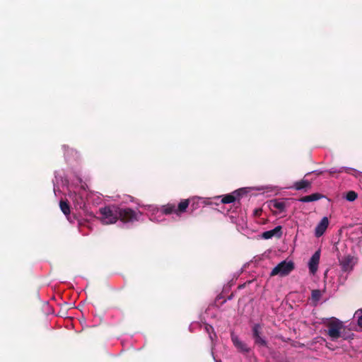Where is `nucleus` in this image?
<instances>
[{"mask_svg": "<svg viewBox=\"0 0 362 362\" xmlns=\"http://www.w3.org/2000/svg\"><path fill=\"white\" fill-rule=\"evenodd\" d=\"M101 222L103 224H112L120 220L124 223L138 221L139 212L130 208H120L117 206H105L100 209Z\"/></svg>", "mask_w": 362, "mask_h": 362, "instance_id": "f257e3e1", "label": "nucleus"}, {"mask_svg": "<svg viewBox=\"0 0 362 362\" xmlns=\"http://www.w3.org/2000/svg\"><path fill=\"white\" fill-rule=\"evenodd\" d=\"M294 269V264L293 262L283 261L278 264L271 272L270 276H274L280 275L281 276L288 275Z\"/></svg>", "mask_w": 362, "mask_h": 362, "instance_id": "f03ea898", "label": "nucleus"}, {"mask_svg": "<svg viewBox=\"0 0 362 362\" xmlns=\"http://www.w3.org/2000/svg\"><path fill=\"white\" fill-rule=\"evenodd\" d=\"M328 335L332 340H336L341 337V329L343 327L342 322L334 318L327 323Z\"/></svg>", "mask_w": 362, "mask_h": 362, "instance_id": "7ed1b4c3", "label": "nucleus"}, {"mask_svg": "<svg viewBox=\"0 0 362 362\" xmlns=\"http://www.w3.org/2000/svg\"><path fill=\"white\" fill-rule=\"evenodd\" d=\"M246 194L247 191L243 188L235 190L231 194L224 195L221 199V202L223 204L233 203L236 200H239L243 195Z\"/></svg>", "mask_w": 362, "mask_h": 362, "instance_id": "20e7f679", "label": "nucleus"}, {"mask_svg": "<svg viewBox=\"0 0 362 362\" xmlns=\"http://www.w3.org/2000/svg\"><path fill=\"white\" fill-rule=\"evenodd\" d=\"M252 337L255 340V343L258 346H267L266 339L262 337V326L259 324H255L252 327Z\"/></svg>", "mask_w": 362, "mask_h": 362, "instance_id": "39448f33", "label": "nucleus"}, {"mask_svg": "<svg viewBox=\"0 0 362 362\" xmlns=\"http://www.w3.org/2000/svg\"><path fill=\"white\" fill-rule=\"evenodd\" d=\"M339 262L341 269L344 272L352 270L354 265L356 264L354 257L351 255L344 257Z\"/></svg>", "mask_w": 362, "mask_h": 362, "instance_id": "423d86ee", "label": "nucleus"}, {"mask_svg": "<svg viewBox=\"0 0 362 362\" xmlns=\"http://www.w3.org/2000/svg\"><path fill=\"white\" fill-rule=\"evenodd\" d=\"M329 225V220L327 217H323L320 222L317 225L315 230V235L317 238L321 237L325 230H327Z\"/></svg>", "mask_w": 362, "mask_h": 362, "instance_id": "0eeeda50", "label": "nucleus"}, {"mask_svg": "<svg viewBox=\"0 0 362 362\" xmlns=\"http://www.w3.org/2000/svg\"><path fill=\"white\" fill-rule=\"evenodd\" d=\"M231 339L234 346L239 350V351L243 354H247L250 352V349L245 343L240 340L237 336L232 335Z\"/></svg>", "mask_w": 362, "mask_h": 362, "instance_id": "6e6552de", "label": "nucleus"}, {"mask_svg": "<svg viewBox=\"0 0 362 362\" xmlns=\"http://www.w3.org/2000/svg\"><path fill=\"white\" fill-rule=\"evenodd\" d=\"M320 257V250L316 251L313 256L311 257L309 261V269L310 273L315 274L317 270V266L319 264Z\"/></svg>", "mask_w": 362, "mask_h": 362, "instance_id": "1a4fd4ad", "label": "nucleus"}, {"mask_svg": "<svg viewBox=\"0 0 362 362\" xmlns=\"http://www.w3.org/2000/svg\"><path fill=\"white\" fill-rule=\"evenodd\" d=\"M282 235V227L278 226L274 229L265 231L262 233V237L264 239H269L272 237L281 238Z\"/></svg>", "mask_w": 362, "mask_h": 362, "instance_id": "9d476101", "label": "nucleus"}, {"mask_svg": "<svg viewBox=\"0 0 362 362\" xmlns=\"http://www.w3.org/2000/svg\"><path fill=\"white\" fill-rule=\"evenodd\" d=\"M293 187L296 190L304 189L305 192H308L311 188V182L307 180H301L294 183Z\"/></svg>", "mask_w": 362, "mask_h": 362, "instance_id": "9b49d317", "label": "nucleus"}, {"mask_svg": "<svg viewBox=\"0 0 362 362\" xmlns=\"http://www.w3.org/2000/svg\"><path fill=\"white\" fill-rule=\"evenodd\" d=\"M324 196L322 194L320 193H314L308 196L302 197L299 199V201L301 202H311L317 201L322 198H323Z\"/></svg>", "mask_w": 362, "mask_h": 362, "instance_id": "f8f14e48", "label": "nucleus"}, {"mask_svg": "<svg viewBox=\"0 0 362 362\" xmlns=\"http://www.w3.org/2000/svg\"><path fill=\"white\" fill-rule=\"evenodd\" d=\"M72 200L76 207L79 209H83L85 207V202L81 195L74 193L72 197Z\"/></svg>", "mask_w": 362, "mask_h": 362, "instance_id": "ddd939ff", "label": "nucleus"}, {"mask_svg": "<svg viewBox=\"0 0 362 362\" xmlns=\"http://www.w3.org/2000/svg\"><path fill=\"white\" fill-rule=\"evenodd\" d=\"M269 206L276 209L279 212H282L285 210L286 204L284 202H280L276 199L271 200L269 202Z\"/></svg>", "mask_w": 362, "mask_h": 362, "instance_id": "4468645a", "label": "nucleus"}, {"mask_svg": "<svg viewBox=\"0 0 362 362\" xmlns=\"http://www.w3.org/2000/svg\"><path fill=\"white\" fill-rule=\"evenodd\" d=\"M189 199H184L182 201H181L178 206H177V208H176V214H182V213H184L186 211V209H187V207L189 206Z\"/></svg>", "mask_w": 362, "mask_h": 362, "instance_id": "2eb2a0df", "label": "nucleus"}, {"mask_svg": "<svg viewBox=\"0 0 362 362\" xmlns=\"http://www.w3.org/2000/svg\"><path fill=\"white\" fill-rule=\"evenodd\" d=\"M176 211L175 205L173 204H168L163 206L161 208V212L165 215H169L173 213L176 214Z\"/></svg>", "mask_w": 362, "mask_h": 362, "instance_id": "dca6fc26", "label": "nucleus"}, {"mask_svg": "<svg viewBox=\"0 0 362 362\" xmlns=\"http://www.w3.org/2000/svg\"><path fill=\"white\" fill-rule=\"evenodd\" d=\"M59 206L62 211L64 215L67 216L70 214V207L68 202L66 200H61L59 202Z\"/></svg>", "mask_w": 362, "mask_h": 362, "instance_id": "f3484780", "label": "nucleus"}, {"mask_svg": "<svg viewBox=\"0 0 362 362\" xmlns=\"http://www.w3.org/2000/svg\"><path fill=\"white\" fill-rule=\"evenodd\" d=\"M205 329L206 331V332L209 334V338L211 341H214V339L216 338V333L214 332V328L212 326L209 325H206L205 326Z\"/></svg>", "mask_w": 362, "mask_h": 362, "instance_id": "a211bd4d", "label": "nucleus"}, {"mask_svg": "<svg viewBox=\"0 0 362 362\" xmlns=\"http://www.w3.org/2000/svg\"><path fill=\"white\" fill-rule=\"evenodd\" d=\"M358 197V194L354 191H349L346 193V199L349 202H354Z\"/></svg>", "mask_w": 362, "mask_h": 362, "instance_id": "6ab92c4d", "label": "nucleus"}, {"mask_svg": "<svg viewBox=\"0 0 362 362\" xmlns=\"http://www.w3.org/2000/svg\"><path fill=\"white\" fill-rule=\"evenodd\" d=\"M321 297V291L318 289L312 291V299L315 301H318Z\"/></svg>", "mask_w": 362, "mask_h": 362, "instance_id": "aec40b11", "label": "nucleus"}, {"mask_svg": "<svg viewBox=\"0 0 362 362\" xmlns=\"http://www.w3.org/2000/svg\"><path fill=\"white\" fill-rule=\"evenodd\" d=\"M358 325L360 327H362V315L359 317L358 320Z\"/></svg>", "mask_w": 362, "mask_h": 362, "instance_id": "412c9836", "label": "nucleus"}, {"mask_svg": "<svg viewBox=\"0 0 362 362\" xmlns=\"http://www.w3.org/2000/svg\"><path fill=\"white\" fill-rule=\"evenodd\" d=\"M345 172H348L349 169L344 168Z\"/></svg>", "mask_w": 362, "mask_h": 362, "instance_id": "4be33fe9", "label": "nucleus"}]
</instances>
